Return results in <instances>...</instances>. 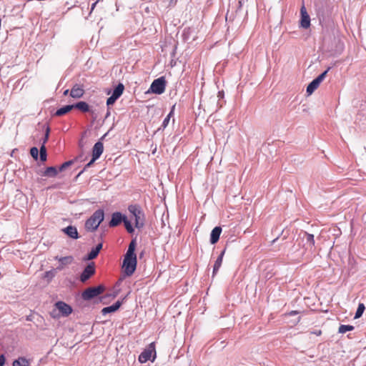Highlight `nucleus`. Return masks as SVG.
<instances>
[{
  "label": "nucleus",
  "instance_id": "nucleus-1",
  "mask_svg": "<svg viewBox=\"0 0 366 366\" xmlns=\"http://www.w3.org/2000/svg\"><path fill=\"white\" fill-rule=\"evenodd\" d=\"M136 244V240H132L129 244L127 253L124 255L122 269L127 276L132 275L137 267V255L134 252Z\"/></svg>",
  "mask_w": 366,
  "mask_h": 366
},
{
  "label": "nucleus",
  "instance_id": "nucleus-2",
  "mask_svg": "<svg viewBox=\"0 0 366 366\" xmlns=\"http://www.w3.org/2000/svg\"><path fill=\"white\" fill-rule=\"evenodd\" d=\"M104 214L103 210H97L91 217L89 218L85 223V228L87 231L94 232L95 231L102 222L104 220Z\"/></svg>",
  "mask_w": 366,
  "mask_h": 366
},
{
  "label": "nucleus",
  "instance_id": "nucleus-3",
  "mask_svg": "<svg viewBox=\"0 0 366 366\" xmlns=\"http://www.w3.org/2000/svg\"><path fill=\"white\" fill-rule=\"evenodd\" d=\"M128 210L134 219V224L137 228H142L144 224V214L141 207L137 204L130 205Z\"/></svg>",
  "mask_w": 366,
  "mask_h": 366
},
{
  "label": "nucleus",
  "instance_id": "nucleus-4",
  "mask_svg": "<svg viewBox=\"0 0 366 366\" xmlns=\"http://www.w3.org/2000/svg\"><path fill=\"white\" fill-rule=\"evenodd\" d=\"M152 360V361L156 357V350H155V343H150L147 347L139 355V361L141 363L147 362L148 360Z\"/></svg>",
  "mask_w": 366,
  "mask_h": 366
},
{
  "label": "nucleus",
  "instance_id": "nucleus-5",
  "mask_svg": "<svg viewBox=\"0 0 366 366\" xmlns=\"http://www.w3.org/2000/svg\"><path fill=\"white\" fill-rule=\"evenodd\" d=\"M104 291V287L99 285L95 287H89L86 289L81 294V297L84 300H89L97 297Z\"/></svg>",
  "mask_w": 366,
  "mask_h": 366
},
{
  "label": "nucleus",
  "instance_id": "nucleus-6",
  "mask_svg": "<svg viewBox=\"0 0 366 366\" xmlns=\"http://www.w3.org/2000/svg\"><path fill=\"white\" fill-rule=\"evenodd\" d=\"M166 87V81L164 77L162 76L153 81L150 86V90L157 94H162Z\"/></svg>",
  "mask_w": 366,
  "mask_h": 366
},
{
  "label": "nucleus",
  "instance_id": "nucleus-7",
  "mask_svg": "<svg viewBox=\"0 0 366 366\" xmlns=\"http://www.w3.org/2000/svg\"><path fill=\"white\" fill-rule=\"evenodd\" d=\"M330 69L329 67L326 71L319 75L317 78H315L307 87V93L310 95L312 94L315 90H316L320 86V83L325 79L328 71Z\"/></svg>",
  "mask_w": 366,
  "mask_h": 366
},
{
  "label": "nucleus",
  "instance_id": "nucleus-8",
  "mask_svg": "<svg viewBox=\"0 0 366 366\" xmlns=\"http://www.w3.org/2000/svg\"><path fill=\"white\" fill-rule=\"evenodd\" d=\"M95 273V265L94 262L89 264L82 272L80 276V281L85 282Z\"/></svg>",
  "mask_w": 366,
  "mask_h": 366
},
{
  "label": "nucleus",
  "instance_id": "nucleus-9",
  "mask_svg": "<svg viewBox=\"0 0 366 366\" xmlns=\"http://www.w3.org/2000/svg\"><path fill=\"white\" fill-rule=\"evenodd\" d=\"M301 21L300 25L304 29H307L310 26V18L307 12L306 8L303 4L300 9Z\"/></svg>",
  "mask_w": 366,
  "mask_h": 366
},
{
  "label": "nucleus",
  "instance_id": "nucleus-10",
  "mask_svg": "<svg viewBox=\"0 0 366 366\" xmlns=\"http://www.w3.org/2000/svg\"><path fill=\"white\" fill-rule=\"evenodd\" d=\"M49 132H50V129H49V127H47L46 129L44 138L43 139L42 145L39 149L40 159L42 162H45L46 160L47 155H46V149L45 147V144L48 141L49 136Z\"/></svg>",
  "mask_w": 366,
  "mask_h": 366
},
{
  "label": "nucleus",
  "instance_id": "nucleus-11",
  "mask_svg": "<svg viewBox=\"0 0 366 366\" xmlns=\"http://www.w3.org/2000/svg\"><path fill=\"white\" fill-rule=\"evenodd\" d=\"M55 306L63 316H68L72 312V308L64 302H57Z\"/></svg>",
  "mask_w": 366,
  "mask_h": 366
},
{
  "label": "nucleus",
  "instance_id": "nucleus-12",
  "mask_svg": "<svg viewBox=\"0 0 366 366\" xmlns=\"http://www.w3.org/2000/svg\"><path fill=\"white\" fill-rule=\"evenodd\" d=\"M69 94L71 97L79 99L84 95V89L82 86L76 84L71 88Z\"/></svg>",
  "mask_w": 366,
  "mask_h": 366
},
{
  "label": "nucleus",
  "instance_id": "nucleus-13",
  "mask_svg": "<svg viewBox=\"0 0 366 366\" xmlns=\"http://www.w3.org/2000/svg\"><path fill=\"white\" fill-rule=\"evenodd\" d=\"M302 238L303 241H305L307 249L312 250L315 247L314 235L305 232Z\"/></svg>",
  "mask_w": 366,
  "mask_h": 366
},
{
  "label": "nucleus",
  "instance_id": "nucleus-14",
  "mask_svg": "<svg viewBox=\"0 0 366 366\" xmlns=\"http://www.w3.org/2000/svg\"><path fill=\"white\" fill-rule=\"evenodd\" d=\"M104 151V145L101 142H97L92 149V157L94 159H97L100 157Z\"/></svg>",
  "mask_w": 366,
  "mask_h": 366
},
{
  "label": "nucleus",
  "instance_id": "nucleus-15",
  "mask_svg": "<svg viewBox=\"0 0 366 366\" xmlns=\"http://www.w3.org/2000/svg\"><path fill=\"white\" fill-rule=\"evenodd\" d=\"M125 218L120 212H114L112 216V219L109 222V226L113 227L119 225Z\"/></svg>",
  "mask_w": 366,
  "mask_h": 366
},
{
  "label": "nucleus",
  "instance_id": "nucleus-16",
  "mask_svg": "<svg viewBox=\"0 0 366 366\" xmlns=\"http://www.w3.org/2000/svg\"><path fill=\"white\" fill-rule=\"evenodd\" d=\"M222 232V228L220 227H215L211 232L210 235V242L214 244H216L219 239V236Z\"/></svg>",
  "mask_w": 366,
  "mask_h": 366
},
{
  "label": "nucleus",
  "instance_id": "nucleus-17",
  "mask_svg": "<svg viewBox=\"0 0 366 366\" xmlns=\"http://www.w3.org/2000/svg\"><path fill=\"white\" fill-rule=\"evenodd\" d=\"M62 231L72 239H77L79 237L77 229L74 226H68L63 229Z\"/></svg>",
  "mask_w": 366,
  "mask_h": 366
},
{
  "label": "nucleus",
  "instance_id": "nucleus-18",
  "mask_svg": "<svg viewBox=\"0 0 366 366\" xmlns=\"http://www.w3.org/2000/svg\"><path fill=\"white\" fill-rule=\"evenodd\" d=\"M224 253H225V249H224L220 253L219 256L218 257V258L215 261L214 264V268H213V276L217 274V272H218L219 269L221 267Z\"/></svg>",
  "mask_w": 366,
  "mask_h": 366
},
{
  "label": "nucleus",
  "instance_id": "nucleus-19",
  "mask_svg": "<svg viewBox=\"0 0 366 366\" xmlns=\"http://www.w3.org/2000/svg\"><path fill=\"white\" fill-rule=\"evenodd\" d=\"M120 306H121V302L117 301L114 305H112L109 307L103 308L102 310V313L103 315H106L107 313L114 312L117 311L120 307Z\"/></svg>",
  "mask_w": 366,
  "mask_h": 366
},
{
  "label": "nucleus",
  "instance_id": "nucleus-20",
  "mask_svg": "<svg viewBox=\"0 0 366 366\" xmlns=\"http://www.w3.org/2000/svg\"><path fill=\"white\" fill-rule=\"evenodd\" d=\"M12 366H30V361L24 357H20L13 362Z\"/></svg>",
  "mask_w": 366,
  "mask_h": 366
},
{
  "label": "nucleus",
  "instance_id": "nucleus-21",
  "mask_svg": "<svg viewBox=\"0 0 366 366\" xmlns=\"http://www.w3.org/2000/svg\"><path fill=\"white\" fill-rule=\"evenodd\" d=\"M74 108L78 109L83 112H87L89 111V106L85 102H79L75 104H73Z\"/></svg>",
  "mask_w": 366,
  "mask_h": 366
},
{
  "label": "nucleus",
  "instance_id": "nucleus-22",
  "mask_svg": "<svg viewBox=\"0 0 366 366\" xmlns=\"http://www.w3.org/2000/svg\"><path fill=\"white\" fill-rule=\"evenodd\" d=\"M72 109H74L73 105H66L65 107H63L59 109L56 112L55 115L58 116V117L62 116V115L69 112Z\"/></svg>",
  "mask_w": 366,
  "mask_h": 366
},
{
  "label": "nucleus",
  "instance_id": "nucleus-23",
  "mask_svg": "<svg viewBox=\"0 0 366 366\" xmlns=\"http://www.w3.org/2000/svg\"><path fill=\"white\" fill-rule=\"evenodd\" d=\"M58 173V171L54 167H49L46 169L44 172V176L55 177Z\"/></svg>",
  "mask_w": 366,
  "mask_h": 366
},
{
  "label": "nucleus",
  "instance_id": "nucleus-24",
  "mask_svg": "<svg viewBox=\"0 0 366 366\" xmlns=\"http://www.w3.org/2000/svg\"><path fill=\"white\" fill-rule=\"evenodd\" d=\"M56 259H58L59 262L63 265L71 264L73 261V257L71 256H66L63 257H55Z\"/></svg>",
  "mask_w": 366,
  "mask_h": 366
},
{
  "label": "nucleus",
  "instance_id": "nucleus-25",
  "mask_svg": "<svg viewBox=\"0 0 366 366\" xmlns=\"http://www.w3.org/2000/svg\"><path fill=\"white\" fill-rule=\"evenodd\" d=\"M365 310V307L364 304L360 303L358 305L357 310L356 311L355 318V319L360 318L362 315Z\"/></svg>",
  "mask_w": 366,
  "mask_h": 366
},
{
  "label": "nucleus",
  "instance_id": "nucleus-26",
  "mask_svg": "<svg viewBox=\"0 0 366 366\" xmlns=\"http://www.w3.org/2000/svg\"><path fill=\"white\" fill-rule=\"evenodd\" d=\"M124 89V85L122 84H119L114 89L112 94L119 97L122 94Z\"/></svg>",
  "mask_w": 366,
  "mask_h": 366
},
{
  "label": "nucleus",
  "instance_id": "nucleus-27",
  "mask_svg": "<svg viewBox=\"0 0 366 366\" xmlns=\"http://www.w3.org/2000/svg\"><path fill=\"white\" fill-rule=\"evenodd\" d=\"M354 330V327L352 325H341L339 327L338 332L340 333H345L347 331H352Z\"/></svg>",
  "mask_w": 366,
  "mask_h": 366
},
{
  "label": "nucleus",
  "instance_id": "nucleus-28",
  "mask_svg": "<svg viewBox=\"0 0 366 366\" xmlns=\"http://www.w3.org/2000/svg\"><path fill=\"white\" fill-rule=\"evenodd\" d=\"M127 231L132 234L134 232V228L132 227L131 222L125 217L123 220Z\"/></svg>",
  "mask_w": 366,
  "mask_h": 366
},
{
  "label": "nucleus",
  "instance_id": "nucleus-29",
  "mask_svg": "<svg viewBox=\"0 0 366 366\" xmlns=\"http://www.w3.org/2000/svg\"><path fill=\"white\" fill-rule=\"evenodd\" d=\"M174 106H173L172 111L167 116V117L164 119L163 123H162V127L163 128L167 127V125L169 124L170 118H171L172 116H173V114H174Z\"/></svg>",
  "mask_w": 366,
  "mask_h": 366
},
{
  "label": "nucleus",
  "instance_id": "nucleus-30",
  "mask_svg": "<svg viewBox=\"0 0 366 366\" xmlns=\"http://www.w3.org/2000/svg\"><path fill=\"white\" fill-rule=\"evenodd\" d=\"M99 252H98L94 248H93L91 252L88 254L86 259L91 260L95 259Z\"/></svg>",
  "mask_w": 366,
  "mask_h": 366
},
{
  "label": "nucleus",
  "instance_id": "nucleus-31",
  "mask_svg": "<svg viewBox=\"0 0 366 366\" xmlns=\"http://www.w3.org/2000/svg\"><path fill=\"white\" fill-rule=\"evenodd\" d=\"M30 154L31 157L36 160L39 156V149L36 147H32L30 149Z\"/></svg>",
  "mask_w": 366,
  "mask_h": 366
},
{
  "label": "nucleus",
  "instance_id": "nucleus-32",
  "mask_svg": "<svg viewBox=\"0 0 366 366\" xmlns=\"http://www.w3.org/2000/svg\"><path fill=\"white\" fill-rule=\"evenodd\" d=\"M72 164L71 161L65 162L63 163L59 168V172H62L66 169L68 167H69Z\"/></svg>",
  "mask_w": 366,
  "mask_h": 366
},
{
  "label": "nucleus",
  "instance_id": "nucleus-33",
  "mask_svg": "<svg viewBox=\"0 0 366 366\" xmlns=\"http://www.w3.org/2000/svg\"><path fill=\"white\" fill-rule=\"evenodd\" d=\"M96 160L97 159H94V157H92V159H91V161L88 164H86V166L84 167V170H85L86 168L91 167Z\"/></svg>",
  "mask_w": 366,
  "mask_h": 366
},
{
  "label": "nucleus",
  "instance_id": "nucleus-34",
  "mask_svg": "<svg viewBox=\"0 0 366 366\" xmlns=\"http://www.w3.org/2000/svg\"><path fill=\"white\" fill-rule=\"evenodd\" d=\"M96 160L97 159H94V157H92V159H91V161L88 164H86V166L84 167V170H85L86 168L91 167Z\"/></svg>",
  "mask_w": 366,
  "mask_h": 366
},
{
  "label": "nucleus",
  "instance_id": "nucleus-35",
  "mask_svg": "<svg viewBox=\"0 0 366 366\" xmlns=\"http://www.w3.org/2000/svg\"><path fill=\"white\" fill-rule=\"evenodd\" d=\"M114 102H114V99H112V97H109L107 99V104L108 106L114 104Z\"/></svg>",
  "mask_w": 366,
  "mask_h": 366
},
{
  "label": "nucleus",
  "instance_id": "nucleus-36",
  "mask_svg": "<svg viewBox=\"0 0 366 366\" xmlns=\"http://www.w3.org/2000/svg\"><path fill=\"white\" fill-rule=\"evenodd\" d=\"M6 359L4 355H0V366H4Z\"/></svg>",
  "mask_w": 366,
  "mask_h": 366
},
{
  "label": "nucleus",
  "instance_id": "nucleus-37",
  "mask_svg": "<svg viewBox=\"0 0 366 366\" xmlns=\"http://www.w3.org/2000/svg\"><path fill=\"white\" fill-rule=\"evenodd\" d=\"M298 314V312L296 310H292L288 313L285 314V316H292Z\"/></svg>",
  "mask_w": 366,
  "mask_h": 366
},
{
  "label": "nucleus",
  "instance_id": "nucleus-38",
  "mask_svg": "<svg viewBox=\"0 0 366 366\" xmlns=\"http://www.w3.org/2000/svg\"><path fill=\"white\" fill-rule=\"evenodd\" d=\"M102 243L98 244L96 247L94 248L98 252H100V250L102 249Z\"/></svg>",
  "mask_w": 366,
  "mask_h": 366
},
{
  "label": "nucleus",
  "instance_id": "nucleus-39",
  "mask_svg": "<svg viewBox=\"0 0 366 366\" xmlns=\"http://www.w3.org/2000/svg\"><path fill=\"white\" fill-rule=\"evenodd\" d=\"M311 334L315 335L317 336H320L322 335V331L320 330H315V331L311 332Z\"/></svg>",
  "mask_w": 366,
  "mask_h": 366
},
{
  "label": "nucleus",
  "instance_id": "nucleus-40",
  "mask_svg": "<svg viewBox=\"0 0 366 366\" xmlns=\"http://www.w3.org/2000/svg\"><path fill=\"white\" fill-rule=\"evenodd\" d=\"M98 2H99V0H97L94 4H92L90 13H92L94 11V8H95V6H96V5L97 4Z\"/></svg>",
  "mask_w": 366,
  "mask_h": 366
},
{
  "label": "nucleus",
  "instance_id": "nucleus-41",
  "mask_svg": "<svg viewBox=\"0 0 366 366\" xmlns=\"http://www.w3.org/2000/svg\"><path fill=\"white\" fill-rule=\"evenodd\" d=\"M111 97H112V99H114V102H116V100L119 98L118 97H117V96H115V95H114V94H112V96H111Z\"/></svg>",
  "mask_w": 366,
  "mask_h": 366
},
{
  "label": "nucleus",
  "instance_id": "nucleus-42",
  "mask_svg": "<svg viewBox=\"0 0 366 366\" xmlns=\"http://www.w3.org/2000/svg\"><path fill=\"white\" fill-rule=\"evenodd\" d=\"M69 89L65 90V91L64 92V96L67 95V94H69Z\"/></svg>",
  "mask_w": 366,
  "mask_h": 366
},
{
  "label": "nucleus",
  "instance_id": "nucleus-43",
  "mask_svg": "<svg viewBox=\"0 0 366 366\" xmlns=\"http://www.w3.org/2000/svg\"><path fill=\"white\" fill-rule=\"evenodd\" d=\"M242 0H239V7H241V6H242Z\"/></svg>",
  "mask_w": 366,
  "mask_h": 366
},
{
  "label": "nucleus",
  "instance_id": "nucleus-44",
  "mask_svg": "<svg viewBox=\"0 0 366 366\" xmlns=\"http://www.w3.org/2000/svg\"><path fill=\"white\" fill-rule=\"evenodd\" d=\"M300 321V317H298L297 322H299Z\"/></svg>",
  "mask_w": 366,
  "mask_h": 366
}]
</instances>
